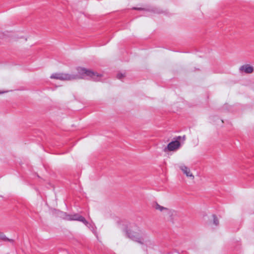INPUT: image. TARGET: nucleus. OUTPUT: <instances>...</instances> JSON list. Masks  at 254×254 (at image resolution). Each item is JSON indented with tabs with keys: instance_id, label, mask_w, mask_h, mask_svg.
I'll return each mask as SVG.
<instances>
[{
	"instance_id": "obj_1",
	"label": "nucleus",
	"mask_w": 254,
	"mask_h": 254,
	"mask_svg": "<svg viewBox=\"0 0 254 254\" xmlns=\"http://www.w3.org/2000/svg\"><path fill=\"white\" fill-rule=\"evenodd\" d=\"M78 73L68 74L64 73H55L52 74L50 78L61 80H72L80 78H87L95 81H100L102 74L88 70L86 68L78 67L76 68Z\"/></svg>"
},
{
	"instance_id": "obj_2",
	"label": "nucleus",
	"mask_w": 254,
	"mask_h": 254,
	"mask_svg": "<svg viewBox=\"0 0 254 254\" xmlns=\"http://www.w3.org/2000/svg\"><path fill=\"white\" fill-rule=\"evenodd\" d=\"M128 238L139 244H143L145 238V232L135 224H130L125 230Z\"/></svg>"
},
{
	"instance_id": "obj_3",
	"label": "nucleus",
	"mask_w": 254,
	"mask_h": 254,
	"mask_svg": "<svg viewBox=\"0 0 254 254\" xmlns=\"http://www.w3.org/2000/svg\"><path fill=\"white\" fill-rule=\"evenodd\" d=\"M61 217L64 220L67 221H78L82 222L86 226L89 227V223L81 215L76 213L74 214H68L65 212H62Z\"/></svg>"
},
{
	"instance_id": "obj_4",
	"label": "nucleus",
	"mask_w": 254,
	"mask_h": 254,
	"mask_svg": "<svg viewBox=\"0 0 254 254\" xmlns=\"http://www.w3.org/2000/svg\"><path fill=\"white\" fill-rule=\"evenodd\" d=\"M153 207L156 210H158L164 215L171 217V216L176 214V212L167 207L160 205L157 202H155L153 204Z\"/></svg>"
},
{
	"instance_id": "obj_5",
	"label": "nucleus",
	"mask_w": 254,
	"mask_h": 254,
	"mask_svg": "<svg viewBox=\"0 0 254 254\" xmlns=\"http://www.w3.org/2000/svg\"><path fill=\"white\" fill-rule=\"evenodd\" d=\"M181 146L180 142L176 140L175 141H172L170 142L168 145L164 148V151L166 152L167 151H174L177 150Z\"/></svg>"
},
{
	"instance_id": "obj_6",
	"label": "nucleus",
	"mask_w": 254,
	"mask_h": 254,
	"mask_svg": "<svg viewBox=\"0 0 254 254\" xmlns=\"http://www.w3.org/2000/svg\"><path fill=\"white\" fill-rule=\"evenodd\" d=\"M179 168L182 171L183 173L187 176V177L191 178V179H194V176L190 172V168H189L188 167L185 165L182 164L180 166Z\"/></svg>"
},
{
	"instance_id": "obj_7",
	"label": "nucleus",
	"mask_w": 254,
	"mask_h": 254,
	"mask_svg": "<svg viewBox=\"0 0 254 254\" xmlns=\"http://www.w3.org/2000/svg\"><path fill=\"white\" fill-rule=\"evenodd\" d=\"M239 70L240 71L244 72L246 73H251L254 71V68L252 66L247 64L241 66Z\"/></svg>"
},
{
	"instance_id": "obj_8",
	"label": "nucleus",
	"mask_w": 254,
	"mask_h": 254,
	"mask_svg": "<svg viewBox=\"0 0 254 254\" xmlns=\"http://www.w3.org/2000/svg\"><path fill=\"white\" fill-rule=\"evenodd\" d=\"M0 240L3 241H7L9 242H13L12 239H8L6 236L2 232H0Z\"/></svg>"
},
{
	"instance_id": "obj_9",
	"label": "nucleus",
	"mask_w": 254,
	"mask_h": 254,
	"mask_svg": "<svg viewBox=\"0 0 254 254\" xmlns=\"http://www.w3.org/2000/svg\"><path fill=\"white\" fill-rule=\"evenodd\" d=\"M213 223L216 226H217L219 224V220L216 217V215H213Z\"/></svg>"
},
{
	"instance_id": "obj_10",
	"label": "nucleus",
	"mask_w": 254,
	"mask_h": 254,
	"mask_svg": "<svg viewBox=\"0 0 254 254\" xmlns=\"http://www.w3.org/2000/svg\"><path fill=\"white\" fill-rule=\"evenodd\" d=\"M177 140H182L183 141H185L186 139V136L184 135L183 136H179L177 137Z\"/></svg>"
},
{
	"instance_id": "obj_11",
	"label": "nucleus",
	"mask_w": 254,
	"mask_h": 254,
	"mask_svg": "<svg viewBox=\"0 0 254 254\" xmlns=\"http://www.w3.org/2000/svg\"><path fill=\"white\" fill-rule=\"evenodd\" d=\"M124 77V75L122 73H118L117 74V78L119 79H121Z\"/></svg>"
},
{
	"instance_id": "obj_12",
	"label": "nucleus",
	"mask_w": 254,
	"mask_h": 254,
	"mask_svg": "<svg viewBox=\"0 0 254 254\" xmlns=\"http://www.w3.org/2000/svg\"><path fill=\"white\" fill-rule=\"evenodd\" d=\"M134 9H138V10H141L142 9L141 8H134Z\"/></svg>"
},
{
	"instance_id": "obj_13",
	"label": "nucleus",
	"mask_w": 254,
	"mask_h": 254,
	"mask_svg": "<svg viewBox=\"0 0 254 254\" xmlns=\"http://www.w3.org/2000/svg\"><path fill=\"white\" fill-rule=\"evenodd\" d=\"M3 93H4V92H0V94Z\"/></svg>"
}]
</instances>
